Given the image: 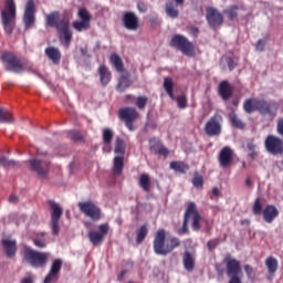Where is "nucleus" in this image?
<instances>
[{"label":"nucleus","mask_w":283,"mask_h":283,"mask_svg":"<svg viewBox=\"0 0 283 283\" xmlns=\"http://www.w3.org/2000/svg\"><path fill=\"white\" fill-rule=\"evenodd\" d=\"M181 241L177 237H171L166 243V231L160 229L155 234L154 250L157 255L167 256L176 249L180 248Z\"/></svg>","instance_id":"nucleus-1"},{"label":"nucleus","mask_w":283,"mask_h":283,"mask_svg":"<svg viewBox=\"0 0 283 283\" xmlns=\"http://www.w3.org/2000/svg\"><path fill=\"white\" fill-rule=\"evenodd\" d=\"M23 261L33 269H43L46 266L50 254L48 252L35 251L27 245L22 250Z\"/></svg>","instance_id":"nucleus-2"},{"label":"nucleus","mask_w":283,"mask_h":283,"mask_svg":"<svg viewBox=\"0 0 283 283\" xmlns=\"http://www.w3.org/2000/svg\"><path fill=\"white\" fill-rule=\"evenodd\" d=\"M201 219H202V217L198 212L196 203L195 202H189L188 208L185 212L182 228L179 230V234L184 235L185 233H189V226H188L189 220H192V231H200V229H201V224H200Z\"/></svg>","instance_id":"nucleus-3"},{"label":"nucleus","mask_w":283,"mask_h":283,"mask_svg":"<svg viewBox=\"0 0 283 283\" xmlns=\"http://www.w3.org/2000/svg\"><path fill=\"white\" fill-rule=\"evenodd\" d=\"M17 7L14 0H7L4 10L1 12V21L3 30L7 34L11 35L15 28Z\"/></svg>","instance_id":"nucleus-4"},{"label":"nucleus","mask_w":283,"mask_h":283,"mask_svg":"<svg viewBox=\"0 0 283 283\" xmlns=\"http://www.w3.org/2000/svg\"><path fill=\"white\" fill-rule=\"evenodd\" d=\"M223 264H226V275L230 277L228 283H242L239 276L242 272L241 262L228 254L223 259Z\"/></svg>","instance_id":"nucleus-5"},{"label":"nucleus","mask_w":283,"mask_h":283,"mask_svg":"<svg viewBox=\"0 0 283 283\" xmlns=\"http://www.w3.org/2000/svg\"><path fill=\"white\" fill-rule=\"evenodd\" d=\"M1 60L4 63L6 71L13 72V73H22L27 70L25 63H23L13 53H3L1 56Z\"/></svg>","instance_id":"nucleus-6"},{"label":"nucleus","mask_w":283,"mask_h":283,"mask_svg":"<svg viewBox=\"0 0 283 283\" xmlns=\"http://www.w3.org/2000/svg\"><path fill=\"white\" fill-rule=\"evenodd\" d=\"M170 46L181 51L184 54L188 56H192L195 54L193 43L181 34H176L172 36L170 41Z\"/></svg>","instance_id":"nucleus-7"},{"label":"nucleus","mask_w":283,"mask_h":283,"mask_svg":"<svg viewBox=\"0 0 283 283\" xmlns=\"http://www.w3.org/2000/svg\"><path fill=\"white\" fill-rule=\"evenodd\" d=\"M81 213H84L94 222H97L102 218V210L93 201H81L77 203Z\"/></svg>","instance_id":"nucleus-8"},{"label":"nucleus","mask_w":283,"mask_h":283,"mask_svg":"<svg viewBox=\"0 0 283 283\" xmlns=\"http://www.w3.org/2000/svg\"><path fill=\"white\" fill-rule=\"evenodd\" d=\"M30 167L40 178H48V174L50 171L51 161L49 158H40L36 157L34 159H30Z\"/></svg>","instance_id":"nucleus-9"},{"label":"nucleus","mask_w":283,"mask_h":283,"mask_svg":"<svg viewBox=\"0 0 283 283\" xmlns=\"http://www.w3.org/2000/svg\"><path fill=\"white\" fill-rule=\"evenodd\" d=\"M118 117L125 122L126 127L130 130H135L134 123L138 119L139 113L135 107H124L118 111Z\"/></svg>","instance_id":"nucleus-10"},{"label":"nucleus","mask_w":283,"mask_h":283,"mask_svg":"<svg viewBox=\"0 0 283 283\" xmlns=\"http://www.w3.org/2000/svg\"><path fill=\"white\" fill-rule=\"evenodd\" d=\"M222 122L223 118L220 114H214L210 117L203 127L206 135L210 137L219 136L222 133Z\"/></svg>","instance_id":"nucleus-11"},{"label":"nucleus","mask_w":283,"mask_h":283,"mask_svg":"<svg viewBox=\"0 0 283 283\" xmlns=\"http://www.w3.org/2000/svg\"><path fill=\"white\" fill-rule=\"evenodd\" d=\"M264 147L271 155H283V139L275 135H268L265 137Z\"/></svg>","instance_id":"nucleus-12"},{"label":"nucleus","mask_w":283,"mask_h":283,"mask_svg":"<svg viewBox=\"0 0 283 283\" xmlns=\"http://www.w3.org/2000/svg\"><path fill=\"white\" fill-rule=\"evenodd\" d=\"M108 231H109L108 223H102L98 226V231L90 230L87 233V238L90 239V242L92 243L93 247H101Z\"/></svg>","instance_id":"nucleus-13"},{"label":"nucleus","mask_w":283,"mask_h":283,"mask_svg":"<svg viewBox=\"0 0 283 283\" xmlns=\"http://www.w3.org/2000/svg\"><path fill=\"white\" fill-rule=\"evenodd\" d=\"M77 15L81 19V21H74L72 27L77 32L88 30L91 28V21H92V17H91L90 12L86 9H80Z\"/></svg>","instance_id":"nucleus-14"},{"label":"nucleus","mask_w":283,"mask_h":283,"mask_svg":"<svg viewBox=\"0 0 283 283\" xmlns=\"http://www.w3.org/2000/svg\"><path fill=\"white\" fill-rule=\"evenodd\" d=\"M277 111L279 104L276 102L261 99L259 104V114L274 118L277 115Z\"/></svg>","instance_id":"nucleus-15"},{"label":"nucleus","mask_w":283,"mask_h":283,"mask_svg":"<svg viewBox=\"0 0 283 283\" xmlns=\"http://www.w3.org/2000/svg\"><path fill=\"white\" fill-rule=\"evenodd\" d=\"M206 20H208V25L212 29L221 27L224 22L223 15L214 8L206 9Z\"/></svg>","instance_id":"nucleus-16"},{"label":"nucleus","mask_w":283,"mask_h":283,"mask_svg":"<svg viewBox=\"0 0 283 283\" xmlns=\"http://www.w3.org/2000/svg\"><path fill=\"white\" fill-rule=\"evenodd\" d=\"M35 11L36 10H35L34 0H28L25 6V11H24V18H23L27 29L31 28L34 24Z\"/></svg>","instance_id":"nucleus-17"},{"label":"nucleus","mask_w":283,"mask_h":283,"mask_svg":"<svg viewBox=\"0 0 283 283\" xmlns=\"http://www.w3.org/2000/svg\"><path fill=\"white\" fill-rule=\"evenodd\" d=\"M123 24L127 30L136 31L139 28V19L134 12H125L123 14Z\"/></svg>","instance_id":"nucleus-18"},{"label":"nucleus","mask_w":283,"mask_h":283,"mask_svg":"<svg viewBox=\"0 0 283 283\" xmlns=\"http://www.w3.org/2000/svg\"><path fill=\"white\" fill-rule=\"evenodd\" d=\"M233 161V150L226 146L219 151V165L222 168H229Z\"/></svg>","instance_id":"nucleus-19"},{"label":"nucleus","mask_w":283,"mask_h":283,"mask_svg":"<svg viewBox=\"0 0 283 283\" xmlns=\"http://www.w3.org/2000/svg\"><path fill=\"white\" fill-rule=\"evenodd\" d=\"M57 32L61 43H63L65 48H69L73 39V32L70 29V21L64 23L63 27L57 30Z\"/></svg>","instance_id":"nucleus-20"},{"label":"nucleus","mask_w":283,"mask_h":283,"mask_svg":"<svg viewBox=\"0 0 283 283\" xmlns=\"http://www.w3.org/2000/svg\"><path fill=\"white\" fill-rule=\"evenodd\" d=\"M45 22L49 27L55 28L56 30L61 29L65 23L70 22L65 19H60V12L54 11L46 15Z\"/></svg>","instance_id":"nucleus-21"},{"label":"nucleus","mask_w":283,"mask_h":283,"mask_svg":"<svg viewBox=\"0 0 283 283\" xmlns=\"http://www.w3.org/2000/svg\"><path fill=\"white\" fill-rule=\"evenodd\" d=\"M263 220L266 224H272L274 222L275 218H279L280 211L274 205H266L263 208Z\"/></svg>","instance_id":"nucleus-22"},{"label":"nucleus","mask_w":283,"mask_h":283,"mask_svg":"<svg viewBox=\"0 0 283 283\" xmlns=\"http://www.w3.org/2000/svg\"><path fill=\"white\" fill-rule=\"evenodd\" d=\"M264 264L268 271L266 280L272 281L275 277V274L279 270V261L274 256H269L266 258Z\"/></svg>","instance_id":"nucleus-23"},{"label":"nucleus","mask_w":283,"mask_h":283,"mask_svg":"<svg viewBox=\"0 0 283 283\" xmlns=\"http://www.w3.org/2000/svg\"><path fill=\"white\" fill-rule=\"evenodd\" d=\"M186 0H169L166 3V13L172 18L177 19L179 17L178 7H184Z\"/></svg>","instance_id":"nucleus-24"},{"label":"nucleus","mask_w":283,"mask_h":283,"mask_svg":"<svg viewBox=\"0 0 283 283\" xmlns=\"http://www.w3.org/2000/svg\"><path fill=\"white\" fill-rule=\"evenodd\" d=\"M234 93V87L229 83V81H222L219 83V96L221 99L229 101Z\"/></svg>","instance_id":"nucleus-25"},{"label":"nucleus","mask_w":283,"mask_h":283,"mask_svg":"<svg viewBox=\"0 0 283 283\" xmlns=\"http://www.w3.org/2000/svg\"><path fill=\"white\" fill-rule=\"evenodd\" d=\"M182 264L185 270L188 273H192L196 269V258L195 254L190 251H185L184 256H182Z\"/></svg>","instance_id":"nucleus-26"},{"label":"nucleus","mask_w":283,"mask_h":283,"mask_svg":"<svg viewBox=\"0 0 283 283\" xmlns=\"http://www.w3.org/2000/svg\"><path fill=\"white\" fill-rule=\"evenodd\" d=\"M2 247L7 258L13 259L15 256L18 250L15 240L2 239Z\"/></svg>","instance_id":"nucleus-27"},{"label":"nucleus","mask_w":283,"mask_h":283,"mask_svg":"<svg viewBox=\"0 0 283 283\" xmlns=\"http://www.w3.org/2000/svg\"><path fill=\"white\" fill-rule=\"evenodd\" d=\"M262 99L258 98H248L243 102V111L248 114H252L255 111L260 112V103Z\"/></svg>","instance_id":"nucleus-28"},{"label":"nucleus","mask_w":283,"mask_h":283,"mask_svg":"<svg viewBox=\"0 0 283 283\" xmlns=\"http://www.w3.org/2000/svg\"><path fill=\"white\" fill-rule=\"evenodd\" d=\"M46 56L53 62V64L59 65L61 62L62 53L59 49L50 46L45 49Z\"/></svg>","instance_id":"nucleus-29"},{"label":"nucleus","mask_w":283,"mask_h":283,"mask_svg":"<svg viewBox=\"0 0 283 283\" xmlns=\"http://www.w3.org/2000/svg\"><path fill=\"white\" fill-rule=\"evenodd\" d=\"M99 81L103 86H107L112 80V72L107 66L101 65L98 69Z\"/></svg>","instance_id":"nucleus-30"},{"label":"nucleus","mask_w":283,"mask_h":283,"mask_svg":"<svg viewBox=\"0 0 283 283\" xmlns=\"http://www.w3.org/2000/svg\"><path fill=\"white\" fill-rule=\"evenodd\" d=\"M48 205L50 206V209L52 211L51 220H60V218L63 216V208L53 200H49Z\"/></svg>","instance_id":"nucleus-31"},{"label":"nucleus","mask_w":283,"mask_h":283,"mask_svg":"<svg viewBox=\"0 0 283 283\" xmlns=\"http://www.w3.org/2000/svg\"><path fill=\"white\" fill-rule=\"evenodd\" d=\"M109 61L118 73H124L125 72L124 62L117 53H113L109 57Z\"/></svg>","instance_id":"nucleus-32"},{"label":"nucleus","mask_w":283,"mask_h":283,"mask_svg":"<svg viewBox=\"0 0 283 283\" xmlns=\"http://www.w3.org/2000/svg\"><path fill=\"white\" fill-rule=\"evenodd\" d=\"M170 168L177 171L178 174H187L189 170V166L184 161H171Z\"/></svg>","instance_id":"nucleus-33"},{"label":"nucleus","mask_w":283,"mask_h":283,"mask_svg":"<svg viewBox=\"0 0 283 283\" xmlns=\"http://www.w3.org/2000/svg\"><path fill=\"white\" fill-rule=\"evenodd\" d=\"M124 168V156H116L114 158V175L120 176L123 174Z\"/></svg>","instance_id":"nucleus-34"},{"label":"nucleus","mask_w":283,"mask_h":283,"mask_svg":"<svg viewBox=\"0 0 283 283\" xmlns=\"http://www.w3.org/2000/svg\"><path fill=\"white\" fill-rule=\"evenodd\" d=\"M126 147H127L126 142L123 138L117 137L115 143V149H114L115 154L124 156L126 153Z\"/></svg>","instance_id":"nucleus-35"},{"label":"nucleus","mask_w":283,"mask_h":283,"mask_svg":"<svg viewBox=\"0 0 283 283\" xmlns=\"http://www.w3.org/2000/svg\"><path fill=\"white\" fill-rule=\"evenodd\" d=\"M228 117L230 118V123L234 128L244 129L245 124L238 117V115L234 112L230 113Z\"/></svg>","instance_id":"nucleus-36"},{"label":"nucleus","mask_w":283,"mask_h":283,"mask_svg":"<svg viewBox=\"0 0 283 283\" xmlns=\"http://www.w3.org/2000/svg\"><path fill=\"white\" fill-rule=\"evenodd\" d=\"M174 80L171 77H165V81H164V87L167 92V94L172 98V99H176V96L174 94Z\"/></svg>","instance_id":"nucleus-37"},{"label":"nucleus","mask_w":283,"mask_h":283,"mask_svg":"<svg viewBox=\"0 0 283 283\" xmlns=\"http://www.w3.org/2000/svg\"><path fill=\"white\" fill-rule=\"evenodd\" d=\"M132 82L128 78L127 75L123 74L119 78V82H118V86H117V90L123 93L126 88H128L130 86Z\"/></svg>","instance_id":"nucleus-38"},{"label":"nucleus","mask_w":283,"mask_h":283,"mask_svg":"<svg viewBox=\"0 0 283 283\" xmlns=\"http://www.w3.org/2000/svg\"><path fill=\"white\" fill-rule=\"evenodd\" d=\"M263 210L262 199L260 197L254 199V203L252 205V213H254V216H262Z\"/></svg>","instance_id":"nucleus-39"},{"label":"nucleus","mask_w":283,"mask_h":283,"mask_svg":"<svg viewBox=\"0 0 283 283\" xmlns=\"http://www.w3.org/2000/svg\"><path fill=\"white\" fill-rule=\"evenodd\" d=\"M46 235L45 232L39 233L35 239H33V242L38 249H45L46 248V239L44 238Z\"/></svg>","instance_id":"nucleus-40"},{"label":"nucleus","mask_w":283,"mask_h":283,"mask_svg":"<svg viewBox=\"0 0 283 283\" xmlns=\"http://www.w3.org/2000/svg\"><path fill=\"white\" fill-rule=\"evenodd\" d=\"M139 185L144 191H150V177L147 174H143L139 179Z\"/></svg>","instance_id":"nucleus-41"},{"label":"nucleus","mask_w":283,"mask_h":283,"mask_svg":"<svg viewBox=\"0 0 283 283\" xmlns=\"http://www.w3.org/2000/svg\"><path fill=\"white\" fill-rule=\"evenodd\" d=\"M147 235H148V228L146 224H144L140 227V229L137 232V238H136L137 244H142Z\"/></svg>","instance_id":"nucleus-42"},{"label":"nucleus","mask_w":283,"mask_h":283,"mask_svg":"<svg viewBox=\"0 0 283 283\" xmlns=\"http://www.w3.org/2000/svg\"><path fill=\"white\" fill-rule=\"evenodd\" d=\"M12 115L4 108L0 107V123H12Z\"/></svg>","instance_id":"nucleus-43"},{"label":"nucleus","mask_w":283,"mask_h":283,"mask_svg":"<svg viewBox=\"0 0 283 283\" xmlns=\"http://www.w3.org/2000/svg\"><path fill=\"white\" fill-rule=\"evenodd\" d=\"M163 143L157 139V138H151L149 140V148H150V151L154 153L155 155L157 154V151L163 147Z\"/></svg>","instance_id":"nucleus-44"},{"label":"nucleus","mask_w":283,"mask_h":283,"mask_svg":"<svg viewBox=\"0 0 283 283\" xmlns=\"http://www.w3.org/2000/svg\"><path fill=\"white\" fill-rule=\"evenodd\" d=\"M238 11H239L238 6H230L229 9L223 10V13L228 15V19L234 20L238 18Z\"/></svg>","instance_id":"nucleus-45"},{"label":"nucleus","mask_w":283,"mask_h":283,"mask_svg":"<svg viewBox=\"0 0 283 283\" xmlns=\"http://www.w3.org/2000/svg\"><path fill=\"white\" fill-rule=\"evenodd\" d=\"M203 185V177L198 172H195V177H192V187H195L196 189H202Z\"/></svg>","instance_id":"nucleus-46"},{"label":"nucleus","mask_w":283,"mask_h":283,"mask_svg":"<svg viewBox=\"0 0 283 283\" xmlns=\"http://www.w3.org/2000/svg\"><path fill=\"white\" fill-rule=\"evenodd\" d=\"M63 262L61 259H56L53 263H52V268L50 273H52L53 275L57 276L61 269H62Z\"/></svg>","instance_id":"nucleus-47"},{"label":"nucleus","mask_w":283,"mask_h":283,"mask_svg":"<svg viewBox=\"0 0 283 283\" xmlns=\"http://www.w3.org/2000/svg\"><path fill=\"white\" fill-rule=\"evenodd\" d=\"M113 137H114L113 130L111 128H105L103 132V142L106 145H109L113 140Z\"/></svg>","instance_id":"nucleus-48"},{"label":"nucleus","mask_w":283,"mask_h":283,"mask_svg":"<svg viewBox=\"0 0 283 283\" xmlns=\"http://www.w3.org/2000/svg\"><path fill=\"white\" fill-rule=\"evenodd\" d=\"M67 136L73 142H81L83 139V135L77 130H70Z\"/></svg>","instance_id":"nucleus-49"},{"label":"nucleus","mask_w":283,"mask_h":283,"mask_svg":"<svg viewBox=\"0 0 283 283\" xmlns=\"http://www.w3.org/2000/svg\"><path fill=\"white\" fill-rule=\"evenodd\" d=\"M0 165L3 167H15L18 163L12 159H7L6 157H0Z\"/></svg>","instance_id":"nucleus-50"},{"label":"nucleus","mask_w":283,"mask_h":283,"mask_svg":"<svg viewBox=\"0 0 283 283\" xmlns=\"http://www.w3.org/2000/svg\"><path fill=\"white\" fill-rule=\"evenodd\" d=\"M148 103L147 96H138L136 101V105L139 109H144Z\"/></svg>","instance_id":"nucleus-51"},{"label":"nucleus","mask_w":283,"mask_h":283,"mask_svg":"<svg viewBox=\"0 0 283 283\" xmlns=\"http://www.w3.org/2000/svg\"><path fill=\"white\" fill-rule=\"evenodd\" d=\"M178 107L184 109L188 106V98L185 94L177 97Z\"/></svg>","instance_id":"nucleus-52"},{"label":"nucleus","mask_w":283,"mask_h":283,"mask_svg":"<svg viewBox=\"0 0 283 283\" xmlns=\"http://www.w3.org/2000/svg\"><path fill=\"white\" fill-rule=\"evenodd\" d=\"M60 220H52V233L53 235H59L60 232Z\"/></svg>","instance_id":"nucleus-53"},{"label":"nucleus","mask_w":283,"mask_h":283,"mask_svg":"<svg viewBox=\"0 0 283 283\" xmlns=\"http://www.w3.org/2000/svg\"><path fill=\"white\" fill-rule=\"evenodd\" d=\"M219 242H220L219 239H212V240L208 241V250L214 251L216 248L218 247Z\"/></svg>","instance_id":"nucleus-54"},{"label":"nucleus","mask_w":283,"mask_h":283,"mask_svg":"<svg viewBox=\"0 0 283 283\" xmlns=\"http://www.w3.org/2000/svg\"><path fill=\"white\" fill-rule=\"evenodd\" d=\"M276 133L283 137V118H279L276 122Z\"/></svg>","instance_id":"nucleus-55"},{"label":"nucleus","mask_w":283,"mask_h":283,"mask_svg":"<svg viewBox=\"0 0 283 283\" xmlns=\"http://www.w3.org/2000/svg\"><path fill=\"white\" fill-rule=\"evenodd\" d=\"M169 154H170L169 149L166 148V147L164 146V144H163L161 147H160V149L157 151L156 155L164 156V157H168Z\"/></svg>","instance_id":"nucleus-56"},{"label":"nucleus","mask_w":283,"mask_h":283,"mask_svg":"<svg viewBox=\"0 0 283 283\" xmlns=\"http://www.w3.org/2000/svg\"><path fill=\"white\" fill-rule=\"evenodd\" d=\"M265 44H266V41H264V40H259V41L256 42V51H259V52L264 51Z\"/></svg>","instance_id":"nucleus-57"},{"label":"nucleus","mask_w":283,"mask_h":283,"mask_svg":"<svg viewBox=\"0 0 283 283\" xmlns=\"http://www.w3.org/2000/svg\"><path fill=\"white\" fill-rule=\"evenodd\" d=\"M189 33L192 35V38H198L200 30L197 27H190Z\"/></svg>","instance_id":"nucleus-58"},{"label":"nucleus","mask_w":283,"mask_h":283,"mask_svg":"<svg viewBox=\"0 0 283 283\" xmlns=\"http://www.w3.org/2000/svg\"><path fill=\"white\" fill-rule=\"evenodd\" d=\"M226 62H228V69H230V71L235 69L237 63L233 61V59L228 57V59H226Z\"/></svg>","instance_id":"nucleus-59"},{"label":"nucleus","mask_w":283,"mask_h":283,"mask_svg":"<svg viewBox=\"0 0 283 283\" xmlns=\"http://www.w3.org/2000/svg\"><path fill=\"white\" fill-rule=\"evenodd\" d=\"M243 270H245V275H248V277H251L253 274V268L249 264H245V266H243Z\"/></svg>","instance_id":"nucleus-60"},{"label":"nucleus","mask_w":283,"mask_h":283,"mask_svg":"<svg viewBox=\"0 0 283 283\" xmlns=\"http://www.w3.org/2000/svg\"><path fill=\"white\" fill-rule=\"evenodd\" d=\"M57 276L52 274L51 272L45 276L44 279V283H51L52 281H54Z\"/></svg>","instance_id":"nucleus-61"},{"label":"nucleus","mask_w":283,"mask_h":283,"mask_svg":"<svg viewBox=\"0 0 283 283\" xmlns=\"http://www.w3.org/2000/svg\"><path fill=\"white\" fill-rule=\"evenodd\" d=\"M137 8H138V10L142 12V13H145V12H147V6L144 3V2H139L138 4H137Z\"/></svg>","instance_id":"nucleus-62"},{"label":"nucleus","mask_w":283,"mask_h":283,"mask_svg":"<svg viewBox=\"0 0 283 283\" xmlns=\"http://www.w3.org/2000/svg\"><path fill=\"white\" fill-rule=\"evenodd\" d=\"M248 150L250 151L256 150V145L253 142L248 143Z\"/></svg>","instance_id":"nucleus-63"},{"label":"nucleus","mask_w":283,"mask_h":283,"mask_svg":"<svg viewBox=\"0 0 283 283\" xmlns=\"http://www.w3.org/2000/svg\"><path fill=\"white\" fill-rule=\"evenodd\" d=\"M21 283H33L32 277H24Z\"/></svg>","instance_id":"nucleus-64"}]
</instances>
